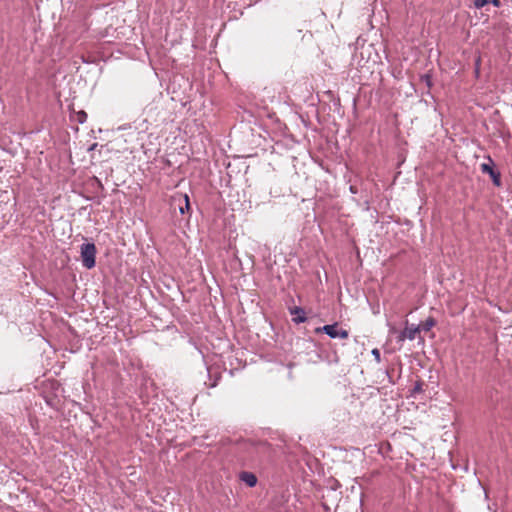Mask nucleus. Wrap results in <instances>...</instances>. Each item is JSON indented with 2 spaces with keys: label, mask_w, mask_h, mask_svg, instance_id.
<instances>
[{
  "label": "nucleus",
  "mask_w": 512,
  "mask_h": 512,
  "mask_svg": "<svg viewBox=\"0 0 512 512\" xmlns=\"http://www.w3.org/2000/svg\"><path fill=\"white\" fill-rule=\"evenodd\" d=\"M236 450L243 464H256L269 452V445L266 442L242 440L236 444Z\"/></svg>",
  "instance_id": "f257e3e1"
},
{
  "label": "nucleus",
  "mask_w": 512,
  "mask_h": 512,
  "mask_svg": "<svg viewBox=\"0 0 512 512\" xmlns=\"http://www.w3.org/2000/svg\"><path fill=\"white\" fill-rule=\"evenodd\" d=\"M96 246L94 243H83L80 246V254L82 265L87 269H92L95 267L96 261Z\"/></svg>",
  "instance_id": "f03ea898"
},
{
  "label": "nucleus",
  "mask_w": 512,
  "mask_h": 512,
  "mask_svg": "<svg viewBox=\"0 0 512 512\" xmlns=\"http://www.w3.org/2000/svg\"><path fill=\"white\" fill-rule=\"evenodd\" d=\"M315 333H325L330 338H341L346 339L349 336V333L346 329H342L339 327V324L337 322L333 324L324 325L322 327H317L315 329Z\"/></svg>",
  "instance_id": "7ed1b4c3"
},
{
  "label": "nucleus",
  "mask_w": 512,
  "mask_h": 512,
  "mask_svg": "<svg viewBox=\"0 0 512 512\" xmlns=\"http://www.w3.org/2000/svg\"><path fill=\"white\" fill-rule=\"evenodd\" d=\"M420 332L419 325H406L405 329L400 332L398 336V341H404L405 339L414 340L416 335Z\"/></svg>",
  "instance_id": "20e7f679"
},
{
  "label": "nucleus",
  "mask_w": 512,
  "mask_h": 512,
  "mask_svg": "<svg viewBox=\"0 0 512 512\" xmlns=\"http://www.w3.org/2000/svg\"><path fill=\"white\" fill-rule=\"evenodd\" d=\"M289 313L292 316V321L295 324L304 323L307 320L306 312L302 307H299V306L289 307Z\"/></svg>",
  "instance_id": "39448f33"
},
{
  "label": "nucleus",
  "mask_w": 512,
  "mask_h": 512,
  "mask_svg": "<svg viewBox=\"0 0 512 512\" xmlns=\"http://www.w3.org/2000/svg\"><path fill=\"white\" fill-rule=\"evenodd\" d=\"M481 171L490 175L492 182L495 186H501V175L498 171L494 170L490 164H481Z\"/></svg>",
  "instance_id": "423d86ee"
},
{
  "label": "nucleus",
  "mask_w": 512,
  "mask_h": 512,
  "mask_svg": "<svg viewBox=\"0 0 512 512\" xmlns=\"http://www.w3.org/2000/svg\"><path fill=\"white\" fill-rule=\"evenodd\" d=\"M239 479L245 483L248 487L252 488L257 484V477L254 473L243 471L239 474Z\"/></svg>",
  "instance_id": "0eeeda50"
},
{
  "label": "nucleus",
  "mask_w": 512,
  "mask_h": 512,
  "mask_svg": "<svg viewBox=\"0 0 512 512\" xmlns=\"http://www.w3.org/2000/svg\"><path fill=\"white\" fill-rule=\"evenodd\" d=\"M436 325V320L433 317H428L420 326V331L425 332L431 330Z\"/></svg>",
  "instance_id": "6e6552de"
},
{
  "label": "nucleus",
  "mask_w": 512,
  "mask_h": 512,
  "mask_svg": "<svg viewBox=\"0 0 512 512\" xmlns=\"http://www.w3.org/2000/svg\"><path fill=\"white\" fill-rule=\"evenodd\" d=\"M183 198H184V201H185V206H184V207H182V206H180V207H179V211H180V213H181L182 215H183V214H185V212H186V211H188V210L190 209V204H189V197H188V195H187V194H185V195L183 196Z\"/></svg>",
  "instance_id": "1a4fd4ad"
},
{
  "label": "nucleus",
  "mask_w": 512,
  "mask_h": 512,
  "mask_svg": "<svg viewBox=\"0 0 512 512\" xmlns=\"http://www.w3.org/2000/svg\"><path fill=\"white\" fill-rule=\"evenodd\" d=\"M488 4V0H473V6L476 9H480Z\"/></svg>",
  "instance_id": "9d476101"
},
{
  "label": "nucleus",
  "mask_w": 512,
  "mask_h": 512,
  "mask_svg": "<svg viewBox=\"0 0 512 512\" xmlns=\"http://www.w3.org/2000/svg\"><path fill=\"white\" fill-rule=\"evenodd\" d=\"M371 354L373 355V357H374V359L376 360V362H377V363H380V362H381V354H380L379 349L374 348V349L371 351Z\"/></svg>",
  "instance_id": "9b49d317"
},
{
  "label": "nucleus",
  "mask_w": 512,
  "mask_h": 512,
  "mask_svg": "<svg viewBox=\"0 0 512 512\" xmlns=\"http://www.w3.org/2000/svg\"><path fill=\"white\" fill-rule=\"evenodd\" d=\"M87 119V114L84 111L78 113V122L83 124Z\"/></svg>",
  "instance_id": "f8f14e48"
},
{
  "label": "nucleus",
  "mask_w": 512,
  "mask_h": 512,
  "mask_svg": "<svg viewBox=\"0 0 512 512\" xmlns=\"http://www.w3.org/2000/svg\"><path fill=\"white\" fill-rule=\"evenodd\" d=\"M488 3H491L495 7H500L501 6V1L500 0H488Z\"/></svg>",
  "instance_id": "ddd939ff"
},
{
  "label": "nucleus",
  "mask_w": 512,
  "mask_h": 512,
  "mask_svg": "<svg viewBox=\"0 0 512 512\" xmlns=\"http://www.w3.org/2000/svg\"><path fill=\"white\" fill-rule=\"evenodd\" d=\"M414 392H420L422 391V384L421 383H416L414 389H413Z\"/></svg>",
  "instance_id": "4468645a"
},
{
  "label": "nucleus",
  "mask_w": 512,
  "mask_h": 512,
  "mask_svg": "<svg viewBox=\"0 0 512 512\" xmlns=\"http://www.w3.org/2000/svg\"><path fill=\"white\" fill-rule=\"evenodd\" d=\"M425 78H426L427 84L430 85V78H429V76L426 75Z\"/></svg>",
  "instance_id": "2eb2a0df"
},
{
  "label": "nucleus",
  "mask_w": 512,
  "mask_h": 512,
  "mask_svg": "<svg viewBox=\"0 0 512 512\" xmlns=\"http://www.w3.org/2000/svg\"><path fill=\"white\" fill-rule=\"evenodd\" d=\"M96 146H97V144H96V143H94V144L89 148V150H94Z\"/></svg>",
  "instance_id": "dca6fc26"
}]
</instances>
